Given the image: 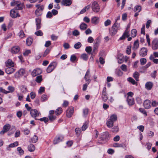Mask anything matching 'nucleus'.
Here are the masks:
<instances>
[{
	"label": "nucleus",
	"instance_id": "nucleus-26",
	"mask_svg": "<svg viewBox=\"0 0 158 158\" xmlns=\"http://www.w3.org/2000/svg\"><path fill=\"white\" fill-rule=\"evenodd\" d=\"M110 137V135L108 132H106L103 133V134L102 139H105L106 140Z\"/></svg>",
	"mask_w": 158,
	"mask_h": 158
},
{
	"label": "nucleus",
	"instance_id": "nucleus-5",
	"mask_svg": "<svg viewBox=\"0 0 158 158\" xmlns=\"http://www.w3.org/2000/svg\"><path fill=\"white\" fill-rule=\"evenodd\" d=\"M57 64L56 62L51 63L48 66L47 69V72L49 73L52 72L56 67Z\"/></svg>",
	"mask_w": 158,
	"mask_h": 158
},
{
	"label": "nucleus",
	"instance_id": "nucleus-24",
	"mask_svg": "<svg viewBox=\"0 0 158 158\" xmlns=\"http://www.w3.org/2000/svg\"><path fill=\"white\" fill-rule=\"evenodd\" d=\"M142 10V7L140 5H136L134 7V11L135 12H139Z\"/></svg>",
	"mask_w": 158,
	"mask_h": 158
},
{
	"label": "nucleus",
	"instance_id": "nucleus-3",
	"mask_svg": "<svg viewBox=\"0 0 158 158\" xmlns=\"http://www.w3.org/2000/svg\"><path fill=\"white\" fill-rule=\"evenodd\" d=\"M35 6L37 8L35 12V15L38 16L41 15L42 12L44 10V6L43 5L40 6V5H36Z\"/></svg>",
	"mask_w": 158,
	"mask_h": 158
},
{
	"label": "nucleus",
	"instance_id": "nucleus-48",
	"mask_svg": "<svg viewBox=\"0 0 158 158\" xmlns=\"http://www.w3.org/2000/svg\"><path fill=\"white\" fill-rule=\"evenodd\" d=\"M92 50V47L91 46H87L86 47L85 50L88 53L90 54Z\"/></svg>",
	"mask_w": 158,
	"mask_h": 158
},
{
	"label": "nucleus",
	"instance_id": "nucleus-39",
	"mask_svg": "<svg viewBox=\"0 0 158 158\" xmlns=\"http://www.w3.org/2000/svg\"><path fill=\"white\" fill-rule=\"evenodd\" d=\"M81 46V44L80 42H78L75 44L74 46V47L76 49L79 48Z\"/></svg>",
	"mask_w": 158,
	"mask_h": 158
},
{
	"label": "nucleus",
	"instance_id": "nucleus-50",
	"mask_svg": "<svg viewBox=\"0 0 158 158\" xmlns=\"http://www.w3.org/2000/svg\"><path fill=\"white\" fill-rule=\"evenodd\" d=\"M48 117L49 120L51 121L55 120L56 118V116L53 115H49Z\"/></svg>",
	"mask_w": 158,
	"mask_h": 158
},
{
	"label": "nucleus",
	"instance_id": "nucleus-7",
	"mask_svg": "<svg viewBox=\"0 0 158 158\" xmlns=\"http://www.w3.org/2000/svg\"><path fill=\"white\" fill-rule=\"evenodd\" d=\"M74 112V108L72 106L70 107L66 110V115L68 118H70Z\"/></svg>",
	"mask_w": 158,
	"mask_h": 158
},
{
	"label": "nucleus",
	"instance_id": "nucleus-6",
	"mask_svg": "<svg viewBox=\"0 0 158 158\" xmlns=\"http://www.w3.org/2000/svg\"><path fill=\"white\" fill-rule=\"evenodd\" d=\"M25 73V69H21L18 72L16 73L15 74V78H19L23 75Z\"/></svg>",
	"mask_w": 158,
	"mask_h": 158
},
{
	"label": "nucleus",
	"instance_id": "nucleus-18",
	"mask_svg": "<svg viewBox=\"0 0 158 158\" xmlns=\"http://www.w3.org/2000/svg\"><path fill=\"white\" fill-rule=\"evenodd\" d=\"M151 102L148 100H145L143 103V106L145 108L148 109L151 107Z\"/></svg>",
	"mask_w": 158,
	"mask_h": 158
},
{
	"label": "nucleus",
	"instance_id": "nucleus-21",
	"mask_svg": "<svg viewBox=\"0 0 158 158\" xmlns=\"http://www.w3.org/2000/svg\"><path fill=\"white\" fill-rule=\"evenodd\" d=\"M153 86V83L151 82H147L145 85V88L148 90H150Z\"/></svg>",
	"mask_w": 158,
	"mask_h": 158
},
{
	"label": "nucleus",
	"instance_id": "nucleus-51",
	"mask_svg": "<svg viewBox=\"0 0 158 158\" xmlns=\"http://www.w3.org/2000/svg\"><path fill=\"white\" fill-rule=\"evenodd\" d=\"M17 150L19 152L20 155H22L24 154V151L20 147H18L17 148Z\"/></svg>",
	"mask_w": 158,
	"mask_h": 158
},
{
	"label": "nucleus",
	"instance_id": "nucleus-55",
	"mask_svg": "<svg viewBox=\"0 0 158 158\" xmlns=\"http://www.w3.org/2000/svg\"><path fill=\"white\" fill-rule=\"evenodd\" d=\"M120 68L122 70L125 72H126L127 70V66L124 64H122Z\"/></svg>",
	"mask_w": 158,
	"mask_h": 158
},
{
	"label": "nucleus",
	"instance_id": "nucleus-12",
	"mask_svg": "<svg viewBox=\"0 0 158 158\" xmlns=\"http://www.w3.org/2000/svg\"><path fill=\"white\" fill-rule=\"evenodd\" d=\"M152 47L153 50L158 49V39H154L152 42Z\"/></svg>",
	"mask_w": 158,
	"mask_h": 158
},
{
	"label": "nucleus",
	"instance_id": "nucleus-61",
	"mask_svg": "<svg viewBox=\"0 0 158 158\" xmlns=\"http://www.w3.org/2000/svg\"><path fill=\"white\" fill-rule=\"evenodd\" d=\"M47 100V97L46 95L45 94H43L41 98V100L42 102L44 101Z\"/></svg>",
	"mask_w": 158,
	"mask_h": 158
},
{
	"label": "nucleus",
	"instance_id": "nucleus-22",
	"mask_svg": "<svg viewBox=\"0 0 158 158\" xmlns=\"http://www.w3.org/2000/svg\"><path fill=\"white\" fill-rule=\"evenodd\" d=\"M36 25V29H40L41 27L40 23L41 20L39 18H36L35 19Z\"/></svg>",
	"mask_w": 158,
	"mask_h": 158
},
{
	"label": "nucleus",
	"instance_id": "nucleus-14",
	"mask_svg": "<svg viewBox=\"0 0 158 158\" xmlns=\"http://www.w3.org/2000/svg\"><path fill=\"white\" fill-rule=\"evenodd\" d=\"M42 73L41 70L40 69H34L31 73L32 77H34Z\"/></svg>",
	"mask_w": 158,
	"mask_h": 158
},
{
	"label": "nucleus",
	"instance_id": "nucleus-9",
	"mask_svg": "<svg viewBox=\"0 0 158 158\" xmlns=\"http://www.w3.org/2000/svg\"><path fill=\"white\" fill-rule=\"evenodd\" d=\"M11 16L13 18H15L18 16H19L18 10L15 9H12L10 11Z\"/></svg>",
	"mask_w": 158,
	"mask_h": 158
},
{
	"label": "nucleus",
	"instance_id": "nucleus-40",
	"mask_svg": "<svg viewBox=\"0 0 158 158\" xmlns=\"http://www.w3.org/2000/svg\"><path fill=\"white\" fill-rule=\"evenodd\" d=\"M21 91L24 93H26L27 92V89L26 87L25 86L22 85L21 86L20 88Z\"/></svg>",
	"mask_w": 158,
	"mask_h": 158
},
{
	"label": "nucleus",
	"instance_id": "nucleus-34",
	"mask_svg": "<svg viewBox=\"0 0 158 158\" xmlns=\"http://www.w3.org/2000/svg\"><path fill=\"white\" fill-rule=\"evenodd\" d=\"M99 41L98 40L96 41V42H94V48L93 51H95L98 48L99 45Z\"/></svg>",
	"mask_w": 158,
	"mask_h": 158
},
{
	"label": "nucleus",
	"instance_id": "nucleus-52",
	"mask_svg": "<svg viewBox=\"0 0 158 158\" xmlns=\"http://www.w3.org/2000/svg\"><path fill=\"white\" fill-rule=\"evenodd\" d=\"M140 112L143 113L145 116H146L147 115V112L143 108H140L139 109Z\"/></svg>",
	"mask_w": 158,
	"mask_h": 158
},
{
	"label": "nucleus",
	"instance_id": "nucleus-54",
	"mask_svg": "<svg viewBox=\"0 0 158 158\" xmlns=\"http://www.w3.org/2000/svg\"><path fill=\"white\" fill-rule=\"evenodd\" d=\"M35 34L37 36H42L43 33L41 30H39L38 31L35 32Z\"/></svg>",
	"mask_w": 158,
	"mask_h": 158
},
{
	"label": "nucleus",
	"instance_id": "nucleus-27",
	"mask_svg": "<svg viewBox=\"0 0 158 158\" xmlns=\"http://www.w3.org/2000/svg\"><path fill=\"white\" fill-rule=\"evenodd\" d=\"M139 43L138 40L135 41L134 43V45L133 46L132 48L134 50L137 49L139 47Z\"/></svg>",
	"mask_w": 158,
	"mask_h": 158
},
{
	"label": "nucleus",
	"instance_id": "nucleus-41",
	"mask_svg": "<svg viewBox=\"0 0 158 158\" xmlns=\"http://www.w3.org/2000/svg\"><path fill=\"white\" fill-rule=\"evenodd\" d=\"M113 146L114 147H123V143L119 144L118 143H114L113 144Z\"/></svg>",
	"mask_w": 158,
	"mask_h": 158
},
{
	"label": "nucleus",
	"instance_id": "nucleus-59",
	"mask_svg": "<svg viewBox=\"0 0 158 158\" xmlns=\"http://www.w3.org/2000/svg\"><path fill=\"white\" fill-rule=\"evenodd\" d=\"M50 52V49H49L48 48L46 49L43 55V56L45 57Z\"/></svg>",
	"mask_w": 158,
	"mask_h": 158
},
{
	"label": "nucleus",
	"instance_id": "nucleus-38",
	"mask_svg": "<svg viewBox=\"0 0 158 158\" xmlns=\"http://www.w3.org/2000/svg\"><path fill=\"white\" fill-rule=\"evenodd\" d=\"M81 57L84 60L86 61L88 59V56L86 54L84 53L81 55Z\"/></svg>",
	"mask_w": 158,
	"mask_h": 158
},
{
	"label": "nucleus",
	"instance_id": "nucleus-60",
	"mask_svg": "<svg viewBox=\"0 0 158 158\" xmlns=\"http://www.w3.org/2000/svg\"><path fill=\"white\" fill-rule=\"evenodd\" d=\"M79 31L77 30H74L73 32V35L75 36H77L79 35Z\"/></svg>",
	"mask_w": 158,
	"mask_h": 158
},
{
	"label": "nucleus",
	"instance_id": "nucleus-13",
	"mask_svg": "<svg viewBox=\"0 0 158 158\" xmlns=\"http://www.w3.org/2000/svg\"><path fill=\"white\" fill-rule=\"evenodd\" d=\"M90 71L89 69H88L87 70L84 77L85 79L87 82V83H89L90 82L91 80L90 79Z\"/></svg>",
	"mask_w": 158,
	"mask_h": 158
},
{
	"label": "nucleus",
	"instance_id": "nucleus-2",
	"mask_svg": "<svg viewBox=\"0 0 158 158\" xmlns=\"http://www.w3.org/2000/svg\"><path fill=\"white\" fill-rule=\"evenodd\" d=\"M119 27V24L117 23H115L112 26L111 29L110 30L109 33L111 36H113L116 33Z\"/></svg>",
	"mask_w": 158,
	"mask_h": 158
},
{
	"label": "nucleus",
	"instance_id": "nucleus-4",
	"mask_svg": "<svg viewBox=\"0 0 158 158\" xmlns=\"http://www.w3.org/2000/svg\"><path fill=\"white\" fill-rule=\"evenodd\" d=\"M91 7L92 10L95 12H98L100 10V7L96 1L93 2Z\"/></svg>",
	"mask_w": 158,
	"mask_h": 158
},
{
	"label": "nucleus",
	"instance_id": "nucleus-32",
	"mask_svg": "<svg viewBox=\"0 0 158 158\" xmlns=\"http://www.w3.org/2000/svg\"><path fill=\"white\" fill-rule=\"evenodd\" d=\"M33 40L31 38H28L26 40V43L28 46H30L32 43Z\"/></svg>",
	"mask_w": 158,
	"mask_h": 158
},
{
	"label": "nucleus",
	"instance_id": "nucleus-44",
	"mask_svg": "<svg viewBox=\"0 0 158 158\" xmlns=\"http://www.w3.org/2000/svg\"><path fill=\"white\" fill-rule=\"evenodd\" d=\"M42 80V77L41 75L37 76L36 77L35 81L38 83H40Z\"/></svg>",
	"mask_w": 158,
	"mask_h": 158
},
{
	"label": "nucleus",
	"instance_id": "nucleus-19",
	"mask_svg": "<svg viewBox=\"0 0 158 158\" xmlns=\"http://www.w3.org/2000/svg\"><path fill=\"white\" fill-rule=\"evenodd\" d=\"M72 2L70 0H62L61 2L62 5L68 6L71 5Z\"/></svg>",
	"mask_w": 158,
	"mask_h": 158
},
{
	"label": "nucleus",
	"instance_id": "nucleus-33",
	"mask_svg": "<svg viewBox=\"0 0 158 158\" xmlns=\"http://www.w3.org/2000/svg\"><path fill=\"white\" fill-rule=\"evenodd\" d=\"M113 123L114 122H113L110 120V119H109L106 123L107 126L109 127H112L114 125Z\"/></svg>",
	"mask_w": 158,
	"mask_h": 158
},
{
	"label": "nucleus",
	"instance_id": "nucleus-56",
	"mask_svg": "<svg viewBox=\"0 0 158 158\" xmlns=\"http://www.w3.org/2000/svg\"><path fill=\"white\" fill-rule=\"evenodd\" d=\"M87 123L85 122L82 127V130L83 131H85L87 128Z\"/></svg>",
	"mask_w": 158,
	"mask_h": 158
},
{
	"label": "nucleus",
	"instance_id": "nucleus-37",
	"mask_svg": "<svg viewBox=\"0 0 158 158\" xmlns=\"http://www.w3.org/2000/svg\"><path fill=\"white\" fill-rule=\"evenodd\" d=\"M102 97L103 101L104 102H106L108 98L106 93L102 94Z\"/></svg>",
	"mask_w": 158,
	"mask_h": 158
},
{
	"label": "nucleus",
	"instance_id": "nucleus-47",
	"mask_svg": "<svg viewBox=\"0 0 158 158\" xmlns=\"http://www.w3.org/2000/svg\"><path fill=\"white\" fill-rule=\"evenodd\" d=\"M8 89L9 91H7L8 93H12L15 90V88L12 86H9L8 87Z\"/></svg>",
	"mask_w": 158,
	"mask_h": 158
},
{
	"label": "nucleus",
	"instance_id": "nucleus-17",
	"mask_svg": "<svg viewBox=\"0 0 158 158\" xmlns=\"http://www.w3.org/2000/svg\"><path fill=\"white\" fill-rule=\"evenodd\" d=\"M64 139L63 136L60 135L54 139L53 143L54 144H56L58 143L61 142Z\"/></svg>",
	"mask_w": 158,
	"mask_h": 158
},
{
	"label": "nucleus",
	"instance_id": "nucleus-10",
	"mask_svg": "<svg viewBox=\"0 0 158 158\" xmlns=\"http://www.w3.org/2000/svg\"><path fill=\"white\" fill-rule=\"evenodd\" d=\"M148 52V49L146 48H141L139 51V54L141 56L144 57L147 55Z\"/></svg>",
	"mask_w": 158,
	"mask_h": 158
},
{
	"label": "nucleus",
	"instance_id": "nucleus-36",
	"mask_svg": "<svg viewBox=\"0 0 158 158\" xmlns=\"http://www.w3.org/2000/svg\"><path fill=\"white\" fill-rule=\"evenodd\" d=\"M127 81L130 82L133 85H135L137 84V82L131 77H129L127 78Z\"/></svg>",
	"mask_w": 158,
	"mask_h": 158
},
{
	"label": "nucleus",
	"instance_id": "nucleus-43",
	"mask_svg": "<svg viewBox=\"0 0 158 158\" xmlns=\"http://www.w3.org/2000/svg\"><path fill=\"white\" fill-rule=\"evenodd\" d=\"M137 31L135 29H133L131 31V35L132 37H135L136 35Z\"/></svg>",
	"mask_w": 158,
	"mask_h": 158
},
{
	"label": "nucleus",
	"instance_id": "nucleus-11",
	"mask_svg": "<svg viewBox=\"0 0 158 158\" xmlns=\"http://www.w3.org/2000/svg\"><path fill=\"white\" fill-rule=\"evenodd\" d=\"M30 114L32 117L35 118V120H38L37 118H36V117L39 116V113L36 110H31L30 111Z\"/></svg>",
	"mask_w": 158,
	"mask_h": 158
},
{
	"label": "nucleus",
	"instance_id": "nucleus-64",
	"mask_svg": "<svg viewBox=\"0 0 158 158\" xmlns=\"http://www.w3.org/2000/svg\"><path fill=\"white\" fill-rule=\"evenodd\" d=\"M94 41L93 38L91 36H89L88 39L87 41L88 43H92Z\"/></svg>",
	"mask_w": 158,
	"mask_h": 158
},
{
	"label": "nucleus",
	"instance_id": "nucleus-29",
	"mask_svg": "<svg viewBox=\"0 0 158 158\" xmlns=\"http://www.w3.org/2000/svg\"><path fill=\"white\" fill-rule=\"evenodd\" d=\"M28 149L29 151L33 152L35 150V146L33 144H30L28 147Z\"/></svg>",
	"mask_w": 158,
	"mask_h": 158
},
{
	"label": "nucleus",
	"instance_id": "nucleus-46",
	"mask_svg": "<svg viewBox=\"0 0 158 158\" xmlns=\"http://www.w3.org/2000/svg\"><path fill=\"white\" fill-rule=\"evenodd\" d=\"M19 144L18 142L16 141L14 143H11L9 145V147L10 148H13L16 146H17Z\"/></svg>",
	"mask_w": 158,
	"mask_h": 158
},
{
	"label": "nucleus",
	"instance_id": "nucleus-15",
	"mask_svg": "<svg viewBox=\"0 0 158 158\" xmlns=\"http://www.w3.org/2000/svg\"><path fill=\"white\" fill-rule=\"evenodd\" d=\"M127 101L130 106L133 105L135 103L134 99L132 97H127Z\"/></svg>",
	"mask_w": 158,
	"mask_h": 158
},
{
	"label": "nucleus",
	"instance_id": "nucleus-42",
	"mask_svg": "<svg viewBox=\"0 0 158 158\" xmlns=\"http://www.w3.org/2000/svg\"><path fill=\"white\" fill-rule=\"evenodd\" d=\"M38 140V137L35 135L31 139V141L33 143H36L37 141Z\"/></svg>",
	"mask_w": 158,
	"mask_h": 158
},
{
	"label": "nucleus",
	"instance_id": "nucleus-20",
	"mask_svg": "<svg viewBox=\"0 0 158 158\" xmlns=\"http://www.w3.org/2000/svg\"><path fill=\"white\" fill-rule=\"evenodd\" d=\"M8 67L6 68L5 71L6 73L7 74H10L12 73L15 71V69L12 67Z\"/></svg>",
	"mask_w": 158,
	"mask_h": 158
},
{
	"label": "nucleus",
	"instance_id": "nucleus-23",
	"mask_svg": "<svg viewBox=\"0 0 158 158\" xmlns=\"http://www.w3.org/2000/svg\"><path fill=\"white\" fill-rule=\"evenodd\" d=\"M6 65L7 67H13L14 66L13 62L10 59H9L6 61Z\"/></svg>",
	"mask_w": 158,
	"mask_h": 158
},
{
	"label": "nucleus",
	"instance_id": "nucleus-8",
	"mask_svg": "<svg viewBox=\"0 0 158 158\" xmlns=\"http://www.w3.org/2000/svg\"><path fill=\"white\" fill-rule=\"evenodd\" d=\"M10 128V125L9 124H6L3 126L2 130L0 132V134L2 135H3L5 132L8 131Z\"/></svg>",
	"mask_w": 158,
	"mask_h": 158
},
{
	"label": "nucleus",
	"instance_id": "nucleus-16",
	"mask_svg": "<svg viewBox=\"0 0 158 158\" xmlns=\"http://www.w3.org/2000/svg\"><path fill=\"white\" fill-rule=\"evenodd\" d=\"M20 50V47L18 46L13 47L11 49V52L13 54L18 53Z\"/></svg>",
	"mask_w": 158,
	"mask_h": 158
},
{
	"label": "nucleus",
	"instance_id": "nucleus-58",
	"mask_svg": "<svg viewBox=\"0 0 158 158\" xmlns=\"http://www.w3.org/2000/svg\"><path fill=\"white\" fill-rule=\"evenodd\" d=\"M146 38L147 39V41L148 43V45L150 46L151 45L150 40L149 38V35L148 34L146 35Z\"/></svg>",
	"mask_w": 158,
	"mask_h": 158
},
{
	"label": "nucleus",
	"instance_id": "nucleus-25",
	"mask_svg": "<svg viewBox=\"0 0 158 158\" xmlns=\"http://www.w3.org/2000/svg\"><path fill=\"white\" fill-rule=\"evenodd\" d=\"M99 21V18L96 17H94L92 18L91 19L92 23L94 24H97Z\"/></svg>",
	"mask_w": 158,
	"mask_h": 158
},
{
	"label": "nucleus",
	"instance_id": "nucleus-62",
	"mask_svg": "<svg viewBox=\"0 0 158 158\" xmlns=\"http://www.w3.org/2000/svg\"><path fill=\"white\" fill-rule=\"evenodd\" d=\"M76 59V57L74 55H72L71 56L70 60L72 62L74 61Z\"/></svg>",
	"mask_w": 158,
	"mask_h": 158
},
{
	"label": "nucleus",
	"instance_id": "nucleus-30",
	"mask_svg": "<svg viewBox=\"0 0 158 158\" xmlns=\"http://www.w3.org/2000/svg\"><path fill=\"white\" fill-rule=\"evenodd\" d=\"M139 73L137 72H135L133 74V77L135 79L136 81H139Z\"/></svg>",
	"mask_w": 158,
	"mask_h": 158
},
{
	"label": "nucleus",
	"instance_id": "nucleus-28",
	"mask_svg": "<svg viewBox=\"0 0 158 158\" xmlns=\"http://www.w3.org/2000/svg\"><path fill=\"white\" fill-rule=\"evenodd\" d=\"M87 25L84 23H81L80 26V28L81 30H85L87 28Z\"/></svg>",
	"mask_w": 158,
	"mask_h": 158
},
{
	"label": "nucleus",
	"instance_id": "nucleus-57",
	"mask_svg": "<svg viewBox=\"0 0 158 158\" xmlns=\"http://www.w3.org/2000/svg\"><path fill=\"white\" fill-rule=\"evenodd\" d=\"M38 120H40L41 121L44 122L45 123H47L48 120V118L47 117H43L40 119H38Z\"/></svg>",
	"mask_w": 158,
	"mask_h": 158
},
{
	"label": "nucleus",
	"instance_id": "nucleus-45",
	"mask_svg": "<svg viewBox=\"0 0 158 158\" xmlns=\"http://www.w3.org/2000/svg\"><path fill=\"white\" fill-rule=\"evenodd\" d=\"M140 64L142 65L145 64L147 62L146 59L145 58H142L140 59Z\"/></svg>",
	"mask_w": 158,
	"mask_h": 158
},
{
	"label": "nucleus",
	"instance_id": "nucleus-1",
	"mask_svg": "<svg viewBox=\"0 0 158 158\" xmlns=\"http://www.w3.org/2000/svg\"><path fill=\"white\" fill-rule=\"evenodd\" d=\"M11 6H15L16 8L15 10H21L23 7L24 5L23 3H21L19 1H14L11 2L10 3Z\"/></svg>",
	"mask_w": 158,
	"mask_h": 158
},
{
	"label": "nucleus",
	"instance_id": "nucleus-63",
	"mask_svg": "<svg viewBox=\"0 0 158 158\" xmlns=\"http://www.w3.org/2000/svg\"><path fill=\"white\" fill-rule=\"evenodd\" d=\"M118 131V126H115L112 129V131L113 132H117Z\"/></svg>",
	"mask_w": 158,
	"mask_h": 158
},
{
	"label": "nucleus",
	"instance_id": "nucleus-31",
	"mask_svg": "<svg viewBox=\"0 0 158 158\" xmlns=\"http://www.w3.org/2000/svg\"><path fill=\"white\" fill-rule=\"evenodd\" d=\"M109 119L114 122L117 120V116L115 114H113L111 115Z\"/></svg>",
	"mask_w": 158,
	"mask_h": 158
},
{
	"label": "nucleus",
	"instance_id": "nucleus-49",
	"mask_svg": "<svg viewBox=\"0 0 158 158\" xmlns=\"http://www.w3.org/2000/svg\"><path fill=\"white\" fill-rule=\"evenodd\" d=\"M18 35L20 38H22L24 37L25 35L23 31L22 30H21L19 33Z\"/></svg>",
	"mask_w": 158,
	"mask_h": 158
},
{
	"label": "nucleus",
	"instance_id": "nucleus-35",
	"mask_svg": "<svg viewBox=\"0 0 158 158\" xmlns=\"http://www.w3.org/2000/svg\"><path fill=\"white\" fill-rule=\"evenodd\" d=\"M62 112V109L61 107L58 108L56 110L55 113L56 115H60Z\"/></svg>",
	"mask_w": 158,
	"mask_h": 158
},
{
	"label": "nucleus",
	"instance_id": "nucleus-53",
	"mask_svg": "<svg viewBox=\"0 0 158 158\" xmlns=\"http://www.w3.org/2000/svg\"><path fill=\"white\" fill-rule=\"evenodd\" d=\"M111 23V21L109 19H108L105 22L104 25L106 27H107L108 26L110 25Z\"/></svg>",
	"mask_w": 158,
	"mask_h": 158
}]
</instances>
